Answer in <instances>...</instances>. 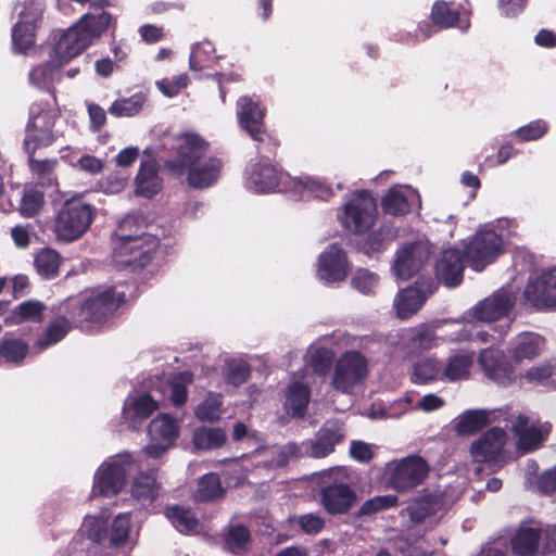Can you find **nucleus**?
I'll use <instances>...</instances> for the list:
<instances>
[{"instance_id": "nucleus-1", "label": "nucleus", "mask_w": 556, "mask_h": 556, "mask_svg": "<svg viewBox=\"0 0 556 556\" xmlns=\"http://www.w3.org/2000/svg\"><path fill=\"white\" fill-rule=\"evenodd\" d=\"M126 302V294L116 286L94 289L84 299L68 298L61 309L68 314L75 326L104 324Z\"/></svg>"}, {"instance_id": "nucleus-2", "label": "nucleus", "mask_w": 556, "mask_h": 556, "mask_svg": "<svg viewBox=\"0 0 556 556\" xmlns=\"http://www.w3.org/2000/svg\"><path fill=\"white\" fill-rule=\"evenodd\" d=\"M96 216V207L83 197L66 200L58 212L54 232L59 240L72 242L83 237Z\"/></svg>"}, {"instance_id": "nucleus-3", "label": "nucleus", "mask_w": 556, "mask_h": 556, "mask_svg": "<svg viewBox=\"0 0 556 556\" xmlns=\"http://www.w3.org/2000/svg\"><path fill=\"white\" fill-rule=\"evenodd\" d=\"M210 147V142L197 132H180L173 138L172 155L165 160L164 166L170 176L181 178L188 167L206 156Z\"/></svg>"}, {"instance_id": "nucleus-4", "label": "nucleus", "mask_w": 556, "mask_h": 556, "mask_svg": "<svg viewBox=\"0 0 556 556\" xmlns=\"http://www.w3.org/2000/svg\"><path fill=\"white\" fill-rule=\"evenodd\" d=\"M509 545L514 556H545L556 553V527L533 528L522 521L510 536Z\"/></svg>"}, {"instance_id": "nucleus-5", "label": "nucleus", "mask_w": 556, "mask_h": 556, "mask_svg": "<svg viewBox=\"0 0 556 556\" xmlns=\"http://www.w3.org/2000/svg\"><path fill=\"white\" fill-rule=\"evenodd\" d=\"M59 117V111L48 101L34 102L29 108L23 147L41 149L52 146L56 140L53 128Z\"/></svg>"}, {"instance_id": "nucleus-6", "label": "nucleus", "mask_w": 556, "mask_h": 556, "mask_svg": "<svg viewBox=\"0 0 556 556\" xmlns=\"http://www.w3.org/2000/svg\"><path fill=\"white\" fill-rule=\"evenodd\" d=\"M428 463L419 455H409L401 460H393L387 465V485L404 493L422 484L429 473Z\"/></svg>"}, {"instance_id": "nucleus-7", "label": "nucleus", "mask_w": 556, "mask_h": 556, "mask_svg": "<svg viewBox=\"0 0 556 556\" xmlns=\"http://www.w3.org/2000/svg\"><path fill=\"white\" fill-rule=\"evenodd\" d=\"M378 205L369 190L356 191L344 205L342 225L353 233H365L376 222Z\"/></svg>"}, {"instance_id": "nucleus-8", "label": "nucleus", "mask_w": 556, "mask_h": 556, "mask_svg": "<svg viewBox=\"0 0 556 556\" xmlns=\"http://www.w3.org/2000/svg\"><path fill=\"white\" fill-rule=\"evenodd\" d=\"M156 240L148 235H121L114 247L115 261L125 267L142 268L151 263Z\"/></svg>"}, {"instance_id": "nucleus-9", "label": "nucleus", "mask_w": 556, "mask_h": 556, "mask_svg": "<svg viewBox=\"0 0 556 556\" xmlns=\"http://www.w3.org/2000/svg\"><path fill=\"white\" fill-rule=\"evenodd\" d=\"M503 253V238L492 229L478 230L465 245L466 258L476 271H482Z\"/></svg>"}, {"instance_id": "nucleus-10", "label": "nucleus", "mask_w": 556, "mask_h": 556, "mask_svg": "<svg viewBox=\"0 0 556 556\" xmlns=\"http://www.w3.org/2000/svg\"><path fill=\"white\" fill-rule=\"evenodd\" d=\"M367 374L366 357L358 351H346L336 363L331 383L337 391L350 393Z\"/></svg>"}, {"instance_id": "nucleus-11", "label": "nucleus", "mask_w": 556, "mask_h": 556, "mask_svg": "<svg viewBox=\"0 0 556 556\" xmlns=\"http://www.w3.org/2000/svg\"><path fill=\"white\" fill-rule=\"evenodd\" d=\"M511 431L517 438L516 447L522 454H528L538 451L548 439L552 431L549 422H533L529 424V417L519 414L511 426Z\"/></svg>"}, {"instance_id": "nucleus-12", "label": "nucleus", "mask_w": 556, "mask_h": 556, "mask_svg": "<svg viewBox=\"0 0 556 556\" xmlns=\"http://www.w3.org/2000/svg\"><path fill=\"white\" fill-rule=\"evenodd\" d=\"M478 363L484 376L501 387H508L516 380L515 367L501 350H482Z\"/></svg>"}, {"instance_id": "nucleus-13", "label": "nucleus", "mask_w": 556, "mask_h": 556, "mask_svg": "<svg viewBox=\"0 0 556 556\" xmlns=\"http://www.w3.org/2000/svg\"><path fill=\"white\" fill-rule=\"evenodd\" d=\"M357 501L356 491L344 482H330L320 486L319 503L331 516L348 514Z\"/></svg>"}, {"instance_id": "nucleus-14", "label": "nucleus", "mask_w": 556, "mask_h": 556, "mask_svg": "<svg viewBox=\"0 0 556 556\" xmlns=\"http://www.w3.org/2000/svg\"><path fill=\"white\" fill-rule=\"evenodd\" d=\"M523 295L526 302L536 309L556 311V269L544 271L529 280Z\"/></svg>"}, {"instance_id": "nucleus-15", "label": "nucleus", "mask_w": 556, "mask_h": 556, "mask_svg": "<svg viewBox=\"0 0 556 556\" xmlns=\"http://www.w3.org/2000/svg\"><path fill=\"white\" fill-rule=\"evenodd\" d=\"M350 271L345 251L339 244H330L319 255L317 275L326 283L343 281Z\"/></svg>"}, {"instance_id": "nucleus-16", "label": "nucleus", "mask_w": 556, "mask_h": 556, "mask_svg": "<svg viewBox=\"0 0 556 556\" xmlns=\"http://www.w3.org/2000/svg\"><path fill=\"white\" fill-rule=\"evenodd\" d=\"M465 260V252L457 248L443 250L434 266L437 279L448 288L458 287L464 280Z\"/></svg>"}, {"instance_id": "nucleus-17", "label": "nucleus", "mask_w": 556, "mask_h": 556, "mask_svg": "<svg viewBox=\"0 0 556 556\" xmlns=\"http://www.w3.org/2000/svg\"><path fill=\"white\" fill-rule=\"evenodd\" d=\"M238 124L250 137L264 135L266 128V106L249 96H242L237 100Z\"/></svg>"}, {"instance_id": "nucleus-18", "label": "nucleus", "mask_w": 556, "mask_h": 556, "mask_svg": "<svg viewBox=\"0 0 556 556\" xmlns=\"http://www.w3.org/2000/svg\"><path fill=\"white\" fill-rule=\"evenodd\" d=\"M430 257L429 248L420 242H412L403 247L396 255L393 266L395 275L407 280L416 275Z\"/></svg>"}, {"instance_id": "nucleus-19", "label": "nucleus", "mask_w": 556, "mask_h": 556, "mask_svg": "<svg viewBox=\"0 0 556 556\" xmlns=\"http://www.w3.org/2000/svg\"><path fill=\"white\" fill-rule=\"evenodd\" d=\"M471 10L456 9L453 2L437 0L433 2L430 20L437 26V29L458 28L463 33L470 26Z\"/></svg>"}, {"instance_id": "nucleus-20", "label": "nucleus", "mask_w": 556, "mask_h": 556, "mask_svg": "<svg viewBox=\"0 0 556 556\" xmlns=\"http://www.w3.org/2000/svg\"><path fill=\"white\" fill-rule=\"evenodd\" d=\"M127 472L119 463H104L94 475L93 495L112 496L118 494L126 484Z\"/></svg>"}, {"instance_id": "nucleus-21", "label": "nucleus", "mask_w": 556, "mask_h": 556, "mask_svg": "<svg viewBox=\"0 0 556 556\" xmlns=\"http://www.w3.org/2000/svg\"><path fill=\"white\" fill-rule=\"evenodd\" d=\"M89 45L88 37L84 36L81 30L74 25L65 30L56 41L52 50L51 62L55 66H62L79 55Z\"/></svg>"}, {"instance_id": "nucleus-22", "label": "nucleus", "mask_w": 556, "mask_h": 556, "mask_svg": "<svg viewBox=\"0 0 556 556\" xmlns=\"http://www.w3.org/2000/svg\"><path fill=\"white\" fill-rule=\"evenodd\" d=\"M546 348V340L543 336L525 331L517 334L510 343L508 354L516 364L525 361L531 362L542 355Z\"/></svg>"}, {"instance_id": "nucleus-23", "label": "nucleus", "mask_w": 556, "mask_h": 556, "mask_svg": "<svg viewBox=\"0 0 556 556\" xmlns=\"http://www.w3.org/2000/svg\"><path fill=\"white\" fill-rule=\"evenodd\" d=\"M506 441V432L500 427H493L472 442L470 453L478 463L494 460L501 454Z\"/></svg>"}, {"instance_id": "nucleus-24", "label": "nucleus", "mask_w": 556, "mask_h": 556, "mask_svg": "<svg viewBox=\"0 0 556 556\" xmlns=\"http://www.w3.org/2000/svg\"><path fill=\"white\" fill-rule=\"evenodd\" d=\"M223 162L219 157L204 156L202 161L188 167L187 182L195 189H205L214 185L220 175Z\"/></svg>"}, {"instance_id": "nucleus-25", "label": "nucleus", "mask_w": 556, "mask_h": 556, "mask_svg": "<svg viewBox=\"0 0 556 556\" xmlns=\"http://www.w3.org/2000/svg\"><path fill=\"white\" fill-rule=\"evenodd\" d=\"M280 177L281 173L276 165L260 161L247 170L245 185L255 192H270L279 186Z\"/></svg>"}, {"instance_id": "nucleus-26", "label": "nucleus", "mask_w": 556, "mask_h": 556, "mask_svg": "<svg viewBox=\"0 0 556 556\" xmlns=\"http://www.w3.org/2000/svg\"><path fill=\"white\" fill-rule=\"evenodd\" d=\"M514 306V300L506 292H495L479 302L473 308V316L481 321H494L506 316Z\"/></svg>"}, {"instance_id": "nucleus-27", "label": "nucleus", "mask_w": 556, "mask_h": 556, "mask_svg": "<svg viewBox=\"0 0 556 556\" xmlns=\"http://www.w3.org/2000/svg\"><path fill=\"white\" fill-rule=\"evenodd\" d=\"M162 490L157 481L156 471L149 470L139 472L131 482V496L142 505L153 504L160 496Z\"/></svg>"}, {"instance_id": "nucleus-28", "label": "nucleus", "mask_w": 556, "mask_h": 556, "mask_svg": "<svg viewBox=\"0 0 556 556\" xmlns=\"http://www.w3.org/2000/svg\"><path fill=\"white\" fill-rule=\"evenodd\" d=\"M344 439L343 430L336 422H327L316 434L312 442L311 455L315 458H323L334 451V446Z\"/></svg>"}, {"instance_id": "nucleus-29", "label": "nucleus", "mask_w": 556, "mask_h": 556, "mask_svg": "<svg viewBox=\"0 0 556 556\" xmlns=\"http://www.w3.org/2000/svg\"><path fill=\"white\" fill-rule=\"evenodd\" d=\"M136 193L152 199L163 187L156 164L152 161L142 162L136 176Z\"/></svg>"}, {"instance_id": "nucleus-30", "label": "nucleus", "mask_w": 556, "mask_h": 556, "mask_svg": "<svg viewBox=\"0 0 556 556\" xmlns=\"http://www.w3.org/2000/svg\"><path fill=\"white\" fill-rule=\"evenodd\" d=\"M226 489L216 472H207L201 476L197 482V489L192 494L194 503H214L224 498Z\"/></svg>"}, {"instance_id": "nucleus-31", "label": "nucleus", "mask_w": 556, "mask_h": 556, "mask_svg": "<svg viewBox=\"0 0 556 556\" xmlns=\"http://www.w3.org/2000/svg\"><path fill=\"white\" fill-rule=\"evenodd\" d=\"M493 412L488 409H468L460 414L454 426L459 435L475 434L493 422Z\"/></svg>"}, {"instance_id": "nucleus-32", "label": "nucleus", "mask_w": 556, "mask_h": 556, "mask_svg": "<svg viewBox=\"0 0 556 556\" xmlns=\"http://www.w3.org/2000/svg\"><path fill=\"white\" fill-rule=\"evenodd\" d=\"M112 23H115L112 14L102 11L84 14L75 25L84 36L88 37L89 43H91L93 39L101 37Z\"/></svg>"}, {"instance_id": "nucleus-33", "label": "nucleus", "mask_w": 556, "mask_h": 556, "mask_svg": "<svg viewBox=\"0 0 556 556\" xmlns=\"http://www.w3.org/2000/svg\"><path fill=\"white\" fill-rule=\"evenodd\" d=\"M27 153V162L29 169L34 176L38 179V184L41 187H52L56 185V177L54 174L55 167L58 165L56 159H45L37 160L35 157L36 151L38 149L35 148H24Z\"/></svg>"}, {"instance_id": "nucleus-34", "label": "nucleus", "mask_w": 556, "mask_h": 556, "mask_svg": "<svg viewBox=\"0 0 556 556\" xmlns=\"http://www.w3.org/2000/svg\"><path fill=\"white\" fill-rule=\"evenodd\" d=\"M397 237V229L392 223H383L380 227L366 237L363 243V251L366 255L372 256L387 250Z\"/></svg>"}, {"instance_id": "nucleus-35", "label": "nucleus", "mask_w": 556, "mask_h": 556, "mask_svg": "<svg viewBox=\"0 0 556 556\" xmlns=\"http://www.w3.org/2000/svg\"><path fill=\"white\" fill-rule=\"evenodd\" d=\"M60 312L63 313L61 308ZM73 325H75V323L65 312L64 314L58 315L49 324L43 336L37 340L36 346L42 351L53 344H56L66 337Z\"/></svg>"}, {"instance_id": "nucleus-36", "label": "nucleus", "mask_w": 556, "mask_h": 556, "mask_svg": "<svg viewBox=\"0 0 556 556\" xmlns=\"http://www.w3.org/2000/svg\"><path fill=\"white\" fill-rule=\"evenodd\" d=\"M309 399V388L300 381H295L288 388L285 406L292 417L302 418L306 414Z\"/></svg>"}, {"instance_id": "nucleus-37", "label": "nucleus", "mask_w": 556, "mask_h": 556, "mask_svg": "<svg viewBox=\"0 0 556 556\" xmlns=\"http://www.w3.org/2000/svg\"><path fill=\"white\" fill-rule=\"evenodd\" d=\"M426 298L417 288H405L401 290L395 299L396 314L401 319H407L416 314L424 305Z\"/></svg>"}, {"instance_id": "nucleus-38", "label": "nucleus", "mask_w": 556, "mask_h": 556, "mask_svg": "<svg viewBox=\"0 0 556 556\" xmlns=\"http://www.w3.org/2000/svg\"><path fill=\"white\" fill-rule=\"evenodd\" d=\"M147 100V93L138 91L130 97H123L113 101L108 112L116 118L134 117L142 111Z\"/></svg>"}, {"instance_id": "nucleus-39", "label": "nucleus", "mask_w": 556, "mask_h": 556, "mask_svg": "<svg viewBox=\"0 0 556 556\" xmlns=\"http://www.w3.org/2000/svg\"><path fill=\"white\" fill-rule=\"evenodd\" d=\"M165 517L180 533H190L199 527V520L191 508L180 505H168L164 509Z\"/></svg>"}, {"instance_id": "nucleus-40", "label": "nucleus", "mask_w": 556, "mask_h": 556, "mask_svg": "<svg viewBox=\"0 0 556 556\" xmlns=\"http://www.w3.org/2000/svg\"><path fill=\"white\" fill-rule=\"evenodd\" d=\"M473 362L475 352L451 356L443 369V378L451 382L467 379Z\"/></svg>"}, {"instance_id": "nucleus-41", "label": "nucleus", "mask_w": 556, "mask_h": 556, "mask_svg": "<svg viewBox=\"0 0 556 556\" xmlns=\"http://www.w3.org/2000/svg\"><path fill=\"white\" fill-rule=\"evenodd\" d=\"M46 305L36 300H27L16 305L10 316L7 318V323L20 325L25 321L41 323L43 318V312Z\"/></svg>"}, {"instance_id": "nucleus-42", "label": "nucleus", "mask_w": 556, "mask_h": 556, "mask_svg": "<svg viewBox=\"0 0 556 556\" xmlns=\"http://www.w3.org/2000/svg\"><path fill=\"white\" fill-rule=\"evenodd\" d=\"M148 432L152 441H162L172 445L179 434L176 421L167 415L154 418L148 426Z\"/></svg>"}, {"instance_id": "nucleus-43", "label": "nucleus", "mask_w": 556, "mask_h": 556, "mask_svg": "<svg viewBox=\"0 0 556 556\" xmlns=\"http://www.w3.org/2000/svg\"><path fill=\"white\" fill-rule=\"evenodd\" d=\"M295 186L301 188L302 198L305 199H318L321 201H328L334 195L332 187L326 181L315 177L300 178Z\"/></svg>"}, {"instance_id": "nucleus-44", "label": "nucleus", "mask_w": 556, "mask_h": 556, "mask_svg": "<svg viewBox=\"0 0 556 556\" xmlns=\"http://www.w3.org/2000/svg\"><path fill=\"white\" fill-rule=\"evenodd\" d=\"M287 523L290 528L298 529L300 532L307 535H316L326 527L325 519L316 513L289 516Z\"/></svg>"}, {"instance_id": "nucleus-45", "label": "nucleus", "mask_w": 556, "mask_h": 556, "mask_svg": "<svg viewBox=\"0 0 556 556\" xmlns=\"http://www.w3.org/2000/svg\"><path fill=\"white\" fill-rule=\"evenodd\" d=\"M227 440L225 431L220 428H198L193 432L192 442L199 450H214L223 446Z\"/></svg>"}, {"instance_id": "nucleus-46", "label": "nucleus", "mask_w": 556, "mask_h": 556, "mask_svg": "<svg viewBox=\"0 0 556 556\" xmlns=\"http://www.w3.org/2000/svg\"><path fill=\"white\" fill-rule=\"evenodd\" d=\"M34 265L41 277L50 279L59 273L61 256L55 250L46 248L36 254Z\"/></svg>"}, {"instance_id": "nucleus-47", "label": "nucleus", "mask_w": 556, "mask_h": 556, "mask_svg": "<svg viewBox=\"0 0 556 556\" xmlns=\"http://www.w3.org/2000/svg\"><path fill=\"white\" fill-rule=\"evenodd\" d=\"M43 204L45 194L37 186L25 187L18 205V213L23 217H34L40 212Z\"/></svg>"}, {"instance_id": "nucleus-48", "label": "nucleus", "mask_w": 556, "mask_h": 556, "mask_svg": "<svg viewBox=\"0 0 556 556\" xmlns=\"http://www.w3.org/2000/svg\"><path fill=\"white\" fill-rule=\"evenodd\" d=\"M381 207L384 214L392 216H404L410 211L406 195L395 188L388 190L382 198Z\"/></svg>"}, {"instance_id": "nucleus-49", "label": "nucleus", "mask_w": 556, "mask_h": 556, "mask_svg": "<svg viewBox=\"0 0 556 556\" xmlns=\"http://www.w3.org/2000/svg\"><path fill=\"white\" fill-rule=\"evenodd\" d=\"M29 346L23 339L3 338L0 341V357L5 362L21 364L28 353Z\"/></svg>"}, {"instance_id": "nucleus-50", "label": "nucleus", "mask_w": 556, "mask_h": 556, "mask_svg": "<svg viewBox=\"0 0 556 556\" xmlns=\"http://www.w3.org/2000/svg\"><path fill=\"white\" fill-rule=\"evenodd\" d=\"M35 25L30 22H17L12 28V45L18 52H25L35 45Z\"/></svg>"}, {"instance_id": "nucleus-51", "label": "nucleus", "mask_w": 556, "mask_h": 556, "mask_svg": "<svg viewBox=\"0 0 556 556\" xmlns=\"http://www.w3.org/2000/svg\"><path fill=\"white\" fill-rule=\"evenodd\" d=\"M437 336L433 330L427 327H420L410 331L405 342V348L410 353H421L434 346Z\"/></svg>"}, {"instance_id": "nucleus-52", "label": "nucleus", "mask_w": 556, "mask_h": 556, "mask_svg": "<svg viewBox=\"0 0 556 556\" xmlns=\"http://www.w3.org/2000/svg\"><path fill=\"white\" fill-rule=\"evenodd\" d=\"M397 503L399 497L394 494L374 496L362 504L356 513V517H370L377 513L397 506Z\"/></svg>"}, {"instance_id": "nucleus-53", "label": "nucleus", "mask_w": 556, "mask_h": 556, "mask_svg": "<svg viewBox=\"0 0 556 556\" xmlns=\"http://www.w3.org/2000/svg\"><path fill=\"white\" fill-rule=\"evenodd\" d=\"M441 369L440 363L435 358H424L414 365L412 382L416 384H426L435 380Z\"/></svg>"}, {"instance_id": "nucleus-54", "label": "nucleus", "mask_w": 556, "mask_h": 556, "mask_svg": "<svg viewBox=\"0 0 556 556\" xmlns=\"http://www.w3.org/2000/svg\"><path fill=\"white\" fill-rule=\"evenodd\" d=\"M556 375V361L546 359L535 366L528 368L523 378L533 384H546Z\"/></svg>"}, {"instance_id": "nucleus-55", "label": "nucleus", "mask_w": 556, "mask_h": 556, "mask_svg": "<svg viewBox=\"0 0 556 556\" xmlns=\"http://www.w3.org/2000/svg\"><path fill=\"white\" fill-rule=\"evenodd\" d=\"M257 137L258 138H250L257 143L256 150L261 160H264L267 163L270 161H275L280 147V141L268 132L267 127L264 129V135H260Z\"/></svg>"}, {"instance_id": "nucleus-56", "label": "nucleus", "mask_w": 556, "mask_h": 556, "mask_svg": "<svg viewBox=\"0 0 556 556\" xmlns=\"http://www.w3.org/2000/svg\"><path fill=\"white\" fill-rule=\"evenodd\" d=\"M192 375L188 371L180 372L175 376L173 380L169 382L170 387V395L169 400L172 404L176 407H180L186 404L188 400V390L187 383L191 382Z\"/></svg>"}, {"instance_id": "nucleus-57", "label": "nucleus", "mask_w": 556, "mask_h": 556, "mask_svg": "<svg viewBox=\"0 0 556 556\" xmlns=\"http://www.w3.org/2000/svg\"><path fill=\"white\" fill-rule=\"evenodd\" d=\"M130 532V516L128 514H119L113 519L110 530L111 544L118 547L123 546Z\"/></svg>"}, {"instance_id": "nucleus-58", "label": "nucleus", "mask_w": 556, "mask_h": 556, "mask_svg": "<svg viewBox=\"0 0 556 556\" xmlns=\"http://www.w3.org/2000/svg\"><path fill=\"white\" fill-rule=\"evenodd\" d=\"M548 128V124L544 119H535L525 126L519 127L514 132V136L520 142L539 140L547 134Z\"/></svg>"}, {"instance_id": "nucleus-59", "label": "nucleus", "mask_w": 556, "mask_h": 556, "mask_svg": "<svg viewBox=\"0 0 556 556\" xmlns=\"http://www.w3.org/2000/svg\"><path fill=\"white\" fill-rule=\"evenodd\" d=\"M222 401L217 396H211L198 405L195 416L201 421L214 422L220 418Z\"/></svg>"}, {"instance_id": "nucleus-60", "label": "nucleus", "mask_w": 556, "mask_h": 556, "mask_svg": "<svg viewBox=\"0 0 556 556\" xmlns=\"http://www.w3.org/2000/svg\"><path fill=\"white\" fill-rule=\"evenodd\" d=\"M250 540V530L243 525L231 526L225 536V542L230 548L240 551L248 548Z\"/></svg>"}, {"instance_id": "nucleus-61", "label": "nucleus", "mask_w": 556, "mask_h": 556, "mask_svg": "<svg viewBox=\"0 0 556 556\" xmlns=\"http://www.w3.org/2000/svg\"><path fill=\"white\" fill-rule=\"evenodd\" d=\"M378 281V275L369 271L368 269L359 268L355 271L354 276L352 277L351 285L359 292L364 294H370L377 287Z\"/></svg>"}, {"instance_id": "nucleus-62", "label": "nucleus", "mask_w": 556, "mask_h": 556, "mask_svg": "<svg viewBox=\"0 0 556 556\" xmlns=\"http://www.w3.org/2000/svg\"><path fill=\"white\" fill-rule=\"evenodd\" d=\"M251 368L245 362H230L226 370V381L235 387L244 383L250 377Z\"/></svg>"}, {"instance_id": "nucleus-63", "label": "nucleus", "mask_w": 556, "mask_h": 556, "mask_svg": "<svg viewBox=\"0 0 556 556\" xmlns=\"http://www.w3.org/2000/svg\"><path fill=\"white\" fill-rule=\"evenodd\" d=\"M332 359V353L320 348L311 355L309 366L317 376H326L331 368Z\"/></svg>"}, {"instance_id": "nucleus-64", "label": "nucleus", "mask_w": 556, "mask_h": 556, "mask_svg": "<svg viewBox=\"0 0 556 556\" xmlns=\"http://www.w3.org/2000/svg\"><path fill=\"white\" fill-rule=\"evenodd\" d=\"M157 408V402L148 393L139 395L131 404L134 415L139 419L149 418Z\"/></svg>"}]
</instances>
